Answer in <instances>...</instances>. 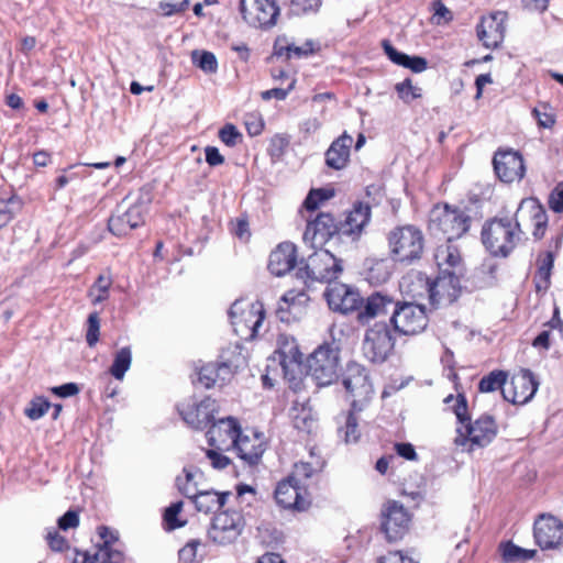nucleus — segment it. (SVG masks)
Returning a JSON list of instances; mask_svg holds the SVG:
<instances>
[{"label": "nucleus", "mask_w": 563, "mask_h": 563, "mask_svg": "<svg viewBox=\"0 0 563 563\" xmlns=\"http://www.w3.org/2000/svg\"><path fill=\"white\" fill-rule=\"evenodd\" d=\"M233 449L242 461L253 466L260 462L266 445L262 433L250 431L241 432Z\"/></svg>", "instance_id": "obj_24"}, {"label": "nucleus", "mask_w": 563, "mask_h": 563, "mask_svg": "<svg viewBox=\"0 0 563 563\" xmlns=\"http://www.w3.org/2000/svg\"><path fill=\"white\" fill-rule=\"evenodd\" d=\"M427 60L423 57L420 56H409L405 55L404 63L401 64L402 67L409 68L410 70L415 73H422L427 69Z\"/></svg>", "instance_id": "obj_60"}, {"label": "nucleus", "mask_w": 563, "mask_h": 563, "mask_svg": "<svg viewBox=\"0 0 563 563\" xmlns=\"http://www.w3.org/2000/svg\"><path fill=\"white\" fill-rule=\"evenodd\" d=\"M290 144V136L287 134H275L269 142L268 153L272 158L279 159L286 153Z\"/></svg>", "instance_id": "obj_48"}, {"label": "nucleus", "mask_w": 563, "mask_h": 563, "mask_svg": "<svg viewBox=\"0 0 563 563\" xmlns=\"http://www.w3.org/2000/svg\"><path fill=\"white\" fill-rule=\"evenodd\" d=\"M395 342L385 323H375L366 331L363 342L364 356L372 363H383L394 349Z\"/></svg>", "instance_id": "obj_11"}, {"label": "nucleus", "mask_w": 563, "mask_h": 563, "mask_svg": "<svg viewBox=\"0 0 563 563\" xmlns=\"http://www.w3.org/2000/svg\"><path fill=\"white\" fill-rule=\"evenodd\" d=\"M243 526L244 521L241 512L224 510L213 518L208 536L214 543L229 544L238 539Z\"/></svg>", "instance_id": "obj_12"}, {"label": "nucleus", "mask_w": 563, "mask_h": 563, "mask_svg": "<svg viewBox=\"0 0 563 563\" xmlns=\"http://www.w3.org/2000/svg\"><path fill=\"white\" fill-rule=\"evenodd\" d=\"M309 374L319 386L335 382L339 372V350L331 344L320 345L308 358Z\"/></svg>", "instance_id": "obj_7"}, {"label": "nucleus", "mask_w": 563, "mask_h": 563, "mask_svg": "<svg viewBox=\"0 0 563 563\" xmlns=\"http://www.w3.org/2000/svg\"><path fill=\"white\" fill-rule=\"evenodd\" d=\"M445 402L454 401V413L461 423L456 429L457 437L455 443L463 446L464 450L472 452L476 448H484L488 445L497 434V426L490 416H482L474 422H471L467 417L466 400L462 395L454 398L452 395L448 396Z\"/></svg>", "instance_id": "obj_1"}, {"label": "nucleus", "mask_w": 563, "mask_h": 563, "mask_svg": "<svg viewBox=\"0 0 563 563\" xmlns=\"http://www.w3.org/2000/svg\"><path fill=\"white\" fill-rule=\"evenodd\" d=\"M538 386L539 383L533 374L529 369H521L512 376L510 383L506 382V387L503 388V397L509 402L523 405L532 399Z\"/></svg>", "instance_id": "obj_17"}, {"label": "nucleus", "mask_w": 563, "mask_h": 563, "mask_svg": "<svg viewBox=\"0 0 563 563\" xmlns=\"http://www.w3.org/2000/svg\"><path fill=\"white\" fill-rule=\"evenodd\" d=\"M493 164L495 173L501 181L512 183L520 180L525 175L522 157L511 150L497 152Z\"/></svg>", "instance_id": "obj_21"}, {"label": "nucleus", "mask_w": 563, "mask_h": 563, "mask_svg": "<svg viewBox=\"0 0 563 563\" xmlns=\"http://www.w3.org/2000/svg\"><path fill=\"white\" fill-rule=\"evenodd\" d=\"M220 140L228 146H235L242 141V134L233 124H227L219 131Z\"/></svg>", "instance_id": "obj_54"}, {"label": "nucleus", "mask_w": 563, "mask_h": 563, "mask_svg": "<svg viewBox=\"0 0 563 563\" xmlns=\"http://www.w3.org/2000/svg\"><path fill=\"white\" fill-rule=\"evenodd\" d=\"M229 317L238 334L254 339L262 327L265 312L260 302L246 305L242 300H236L229 310Z\"/></svg>", "instance_id": "obj_8"}, {"label": "nucleus", "mask_w": 563, "mask_h": 563, "mask_svg": "<svg viewBox=\"0 0 563 563\" xmlns=\"http://www.w3.org/2000/svg\"><path fill=\"white\" fill-rule=\"evenodd\" d=\"M548 205L556 213H563V181L559 183L549 195Z\"/></svg>", "instance_id": "obj_55"}, {"label": "nucleus", "mask_w": 563, "mask_h": 563, "mask_svg": "<svg viewBox=\"0 0 563 563\" xmlns=\"http://www.w3.org/2000/svg\"><path fill=\"white\" fill-rule=\"evenodd\" d=\"M183 495H185L194 503L198 511L209 514L222 508L225 505L227 499L231 496V493L203 490L194 485L184 487Z\"/></svg>", "instance_id": "obj_23"}, {"label": "nucleus", "mask_w": 563, "mask_h": 563, "mask_svg": "<svg viewBox=\"0 0 563 563\" xmlns=\"http://www.w3.org/2000/svg\"><path fill=\"white\" fill-rule=\"evenodd\" d=\"M100 542L91 550L85 552H77L73 563H106V527L98 528Z\"/></svg>", "instance_id": "obj_37"}, {"label": "nucleus", "mask_w": 563, "mask_h": 563, "mask_svg": "<svg viewBox=\"0 0 563 563\" xmlns=\"http://www.w3.org/2000/svg\"><path fill=\"white\" fill-rule=\"evenodd\" d=\"M335 236L339 239V222L330 213H320L313 221H308L303 242L311 249H317Z\"/></svg>", "instance_id": "obj_16"}, {"label": "nucleus", "mask_w": 563, "mask_h": 563, "mask_svg": "<svg viewBox=\"0 0 563 563\" xmlns=\"http://www.w3.org/2000/svg\"><path fill=\"white\" fill-rule=\"evenodd\" d=\"M312 42L307 41L303 46H296L294 44H287L285 38H277L274 49L275 55L277 56H286L289 58L291 54H294L297 57L307 56L310 53L313 52Z\"/></svg>", "instance_id": "obj_40"}, {"label": "nucleus", "mask_w": 563, "mask_h": 563, "mask_svg": "<svg viewBox=\"0 0 563 563\" xmlns=\"http://www.w3.org/2000/svg\"><path fill=\"white\" fill-rule=\"evenodd\" d=\"M393 261L411 264L419 260L424 249V236L420 229L407 224L393 229L387 236Z\"/></svg>", "instance_id": "obj_3"}, {"label": "nucleus", "mask_w": 563, "mask_h": 563, "mask_svg": "<svg viewBox=\"0 0 563 563\" xmlns=\"http://www.w3.org/2000/svg\"><path fill=\"white\" fill-rule=\"evenodd\" d=\"M463 274L439 272L438 277L429 285L430 301L434 306H446L454 302L461 294V276Z\"/></svg>", "instance_id": "obj_15"}, {"label": "nucleus", "mask_w": 563, "mask_h": 563, "mask_svg": "<svg viewBox=\"0 0 563 563\" xmlns=\"http://www.w3.org/2000/svg\"><path fill=\"white\" fill-rule=\"evenodd\" d=\"M433 10L432 20L438 25L446 23L452 19L451 11L439 0L433 3Z\"/></svg>", "instance_id": "obj_59"}, {"label": "nucleus", "mask_w": 563, "mask_h": 563, "mask_svg": "<svg viewBox=\"0 0 563 563\" xmlns=\"http://www.w3.org/2000/svg\"><path fill=\"white\" fill-rule=\"evenodd\" d=\"M51 391L58 397L67 398L77 395L79 393V387L75 383H67L60 386L52 387Z\"/></svg>", "instance_id": "obj_63"}, {"label": "nucleus", "mask_w": 563, "mask_h": 563, "mask_svg": "<svg viewBox=\"0 0 563 563\" xmlns=\"http://www.w3.org/2000/svg\"><path fill=\"white\" fill-rule=\"evenodd\" d=\"M316 468L308 462H299L294 466L292 473L288 476L299 485H303L302 481L312 476Z\"/></svg>", "instance_id": "obj_53"}, {"label": "nucleus", "mask_w": 563, "mask_h": 563, "mask_svg": "<svg viewBox=\"0 0 563 563\" xmlns=\"http://www.w3.org/2000/svg\"><path fill=\"white\" fill-rule=\"evenodd\" d=\"M396 301L387 295L375 292L369 296L364 305V308L358 311L357 320L362 323H367L369 320L387 313L389 310L395 309Z\"/></svg>", "instance_id": "obj_32"}, {"label": "nucleus", "mask_w": 563, "mask_h": 563, "mask_svg": "<svg viewBox=\"0 0 563 563\" xmlns=\"http://www.w3.org/2000/svg\"><path fill=\"white\" fill-rule=\"evenodd\" d=\"M538 271L534 275V284L538 291L547 290L550 286V278L554 265V253L547 251L541 253L537 260Z\"/></svg>", "instance_id": "obj_36"}, {"label": "nucleus", "mask_w": 563, "mask_h": 563, "mask_svg": "<svg viewBox=\"0 0 563 563\" xmlns=\"http://www.w3.org/2000/svg\"><path fill=\"white\" fill-rule=\"evenodd\" d=\"M183 505V501H177L175 504H172L168 508H166L164 519L170 529L184 526V522H179L177 520V515L181 511Z\"/></svg>", "instance_id": "obj_56"}, {"label": "nucleus", "mask_w": 563, "mask_h": 563, "mask_svg": "<svg viewBox=\"0 0 563 563\" xmlns=\"http://www.w3.org/2000/svg\"><path fill=\"white\" fill-rule=\"evenodd\" d=\"M439 272L463 274L464 266L459 249L451 242L439 245L434 252Z\"/></svg>", "instance_id": "obj_31"}, {"label": "nucleus", "mask_w": 563, "mask_h": 563, "mask_svg": "<svg viewBox=\"0 0 563 563\" xmlns=\"http://www.w3.org/2000/svg\"><path fill=\"white\" fill-rule=\"evenodd\" d=\"M58 529L67 531L79 526V514L76 510H68L57 520Z\"/></svg>", "instance_id": "obj_57"}, {"label": "nucleus", "mask_w": 563, "mask_h": 563, "mask_svg": "<svg viewBox=\"0 0 563 563\" xmlns=\"http://www.w3.org/2000/svg\"><path fill=\"white\" fill-rule=\"evenodd\" d=\"M322 0H291L289 11L295 15H302L317 12Z\"/></svg>", "instance_id": "obj_49"}, {"label": "nucleus", "mask_w": 563, "mask_h": 563, "mask_svg": "<svg viewBox=\"0 0 563 563\" xmlns=\"http://www.w3.org/2000/svg\"><path fill=\"white\" fill-rule=\"evenodd\" d=\"M119 540V534L117 531H111L108 528V563H121L123 560V553L121 550L113 549L111 547L112 542H117Z\"/></svg>", "instance_id": "obj_58"}, {"label": "nucleus", "mask_w": 563, "mask_h": 563, "mask_svg": "<svg viewBox=\"0 0 563 563\" xmlns=\"http://www.w3.org/2000/svg\"><path fill=\"white\" fill-rule=\"evenodd\" d=\"M383 518L382 528L389 541L401 539L409 528L410 516L397 501H388L385 505Z\"/></svg>", "instance_id": "obj_19"}, {"label": "nucleus", "mask_w": 563, "mask_h": 563, "mask_svg": "<svg viewBox=\"0 0 563 563\" xmlns=\"http://www.w3.org/2000/svg\"><path fill=\"white\" fill-rule=\"evenodd\" d=\"M191 62L207 74H214L218 70L217 57L211 52L195 49L191 52Z\"/></svg>", "instance_id": "obj_41"}, {"label": "nucleus", "mask_w": 563, "mask_h": 563, "mask_svg": "<svg viewBox=\"0 0 563 563\" xmlns=\"http://www.w3.org/2000/svg\"><path fill=\"white\" fill-rule=\"evenodd\" d=\"M506 19L505 12H495L482 19L477 26V35L487 48H495L504 41Z\"/></svg>", "instance_id": "obj_26"}, {"label": "nucleus", "mask_w": 563, "mask_h": 563, "mask_svg": "<svg viewBox=\"0 0 563 563\" xmlns=\"http://www.w3.org/2000/svg\"><path fill=\"white\" fill-rule=\"evenodd\" d=\"M353 139L346 132L332 142L325 152V163L330 168L342 169L350 158V150Z\"/></svg>", "instance_id": "obj_33"}, {"label": "nucleus", "mask_w": 563, "mask_h": 563, "mask_svg": "<svg viewBox=\"0 0 563 563\" xmlns=\"http://www.w3.org/2000/svg\"><path fill=\"white\" fill-rule=\"evenodd\" d=\"M379 563H418L412 558L405 555L400 551L390 552L386 556L380 559Z\"/></svg>", "instance_id": "obj_64"}, {"label": "nucleus", "mask_w": 563, "mask_h": 563, "mask_svg": "<svg viewBox=\"0 0 563 563\" xmlns=\"http://www.w3.org/2000/svg\"><path fill=\"white\" fill-rule=\"evenodd\" d=\"M100 334V318L98 312H92L89 314L87 320V331H86V341L89 346H93L98 340Z\"/></svg>", "instance_id": "obj_50"}, {"label": "nucleus", "mask_w": 563, "mask_h": 563, "mask_svg": "<svg viewBox=\"0 0 563 563\" xmlns=\"http://www.w3.org/2000/svg\"><path fill=\"white\" fill-rule=\"evenodd\" d=\"M184 477L178 476L176 478V484L178 487V490L183 494V488L186 486H196L199 487L198 479L201 477V472L196 468H184Z\"/></svg>", "instance_id": "obj_52"}, {"label": "nucleus", "mask_w": 563, "mask_h": 563, "mask_svg": "<svg viewBox=\"0 0 563 563\" xmlns=\"http://www.w3.org/2000/svg\"><path fill=\"white\" fill-rule=\"evenodd\" d=\"M199 544L200 543L197 540L189 541L184 548L179 550V561L183 563H192L196 558L197 547Z\"/></svg>", "instance_id": "obj_61"}, {"label": "nucleus", "mask_w": 563, "mask_h": 563, "mask_svg": "<svg viewBox=\"0 0 563 563\" xmlns=\"http://www.w3.org/2000/svg\"><path fill=\"white\" fill-rule=\"evenodd\" d=\"M305 492V485H299L287 477L278 483L275 489V499L284 508L303 510L308 505L302 495Z\"/></svg>", "instance_id": "obj_28"}, {"label": "nucleus", "mask_w": 563, "mask_h": 563, "mask_svg": "<svg viewBox=\"0 0 563 563\" xmlns=\"http://www.w3.org/2000/svg\"><path fill=\"white\" fill-rule=\"evenodd\" d=\"M482 241L495 256H507L523 242V233L512 222L511 209L504 207L496 217L484 223Z\"/></svg>", "instance_id": "obj_2"}, {"label": "nucleus", "mask_w": 563, "mask_h": 563, "mask_svg": "<svg viewBox=\"0 0 563 563\" xmlns=\"http://www.w3.org/2000/svg\"><path fill=\"white\" fill-rule=\"evenodd\" d=\"M45 538L48 547L55 552H63L69 548L68 541L54 528L47 529Z\"/></svg>", "instance_id": "obj_51"}, {"label": "nucleus", "mask_w": 563, "mask_h": 563, "mask_svg": "<svg viewBox=\"0 0 563 563\" xmlns=\"http://www.w3.org/2000/svg\"><path fill=\"white\" fill-rule=\"evenodd\" d=\"M309 300L305 291L289 290L282 297L279 305L280 310H296L297 307L303 306Z\"/></svg>", "instance_id": "obj_46"}, {"label": "nucleus", "mask_w": 563, "mask_h": 563, "mask_svg": "<svg viewBox=\"0 0 563 563\" xmlns=\"http://www.w3.org/2000/svg\"><path fill=\"white\" fill-rule=\"evenodd\" d=\"M369 218V206L363 203L355 205L353 210L345 216V219L339 222V239L346 238L352 242L358 240Z\"/></svg>", "instance_id": "obj_27"}, {"label": "nucleus", "mask_w": 563, "mask_h": 563, "mask_svg": "<svg viewBox=\"0 0 563 563\" xmlns=\"http://www.w3.org/2000/svg\"><path fill=\"white\" fill-rule=\"evenodd\" d=\"M207 457L211 465L217 470H223L230 464V459L222 453H219L217 450H208Z\"/></svg>", "instance_id": "obj_62"}, {"label": "nucleus", "mask_w": 563, "mask_h": 563, "mask_svg": "<svg viewBox=\"0 0 563 563\" xmlns=\"http://www.w3.org/2000/svg\"><path fill=\"white\" fill-rule=\"evenodd\" d=\"M152 202V194L148 189H143L140 197L133 206L121 203L115 212L108 219V230L115 235L126 234L130 230L144 223V216Z\"/></svg>", "instance_id": "obj_6"}, {"label": "nucleus", "mask_w": 563, "mask_h": 563, "mask_svg": "<svg viewBox=\"0 0 563 563\" xmlns=\"http://www.w3.org/2000/svg\"><path fill=\"white\" fill-rule=\"evenodd\" d=\"M500 552L503 561L506 563L525 562L532 559L537 553L536 550H527L512 542L500 544Z\"/></svg>", "instance_id": "obj_39"}, {"label": "nucleus", "mask_w": 563, "mask_h": 563, "mask_svg": "<svg viewBox=\"0 0 563 563\" xmlns=\"http://www.w3.org/2000/svg\"><path fill=\"white\" fill-rule=\"evenodd\" d=\"M306 269L309 277L314 280L331 283L342 272V261L328 250L314 251L307 258Z\"/></svg>", "instance_id": "obj_14"}, {"label": "nucleus", "mask_w": 563, "mask_h": 563, "mask_svg": "<svg viewBox=\"0 0 563 563\" xmlns=\"http://www.w3.org/2000/svg\"><path fill=\"white\" fill-rule=\"evenodd\" d=\"M324 296L330 309L343 314L357 310L362 303V297L358 291L341 283L330 284Z\"/></svg>", "instance_id": "obj_18"}, {"label": "nucleus", "mask_w": 563, "mask_h": 563, "mask_svg": "<svg viewBox=\"0 0 563 563\" xmlns=\"http://www.w3.org/2000/svg\"><path fill=\"white\" fill-rule=\"evenodd\" d=\"M534 538L542 549H554L563 542V523L553 516L542 515L534 522Z\"/></svg>", "instance_id": "obj_22"}, {"label": "nucleus", "mask_w": 563, "mask_h": 563, "mask_svg": "<svg viewBox=\"0 0 563 563\" xmlns=\"http://www.w3.org/2000/svg\"><path fill=\"white\" fill-rule=\"evenodd\" d=\"M343 424L339 427L338 434L346 443H356L361 437L358 422L354 416V410L342 416Z\"/></svg>", "instance_id": "obj_38"}, {"label": "nucleus", "mask_w": 563, "mask_h": 563, "mask_svg": "<svg viewBox=\"0 0 563 563\" xmlns=\"http://www.w3.org/2000/svg\"><path fill=\"white\" fill-rule=\"evenodd\" d=\"M302 354L299 351L295 338L280 334L277 339V349L274 358L279 362L285 377L292 375L300 368Z\"/></svg>", "instance_id": "obj_25"}, {"label": "nucleus", "mask_w": 563, "mask_h": 563, "mask_svg": "<svg viewBox=\"0 0 563 563\" xmlns=\"http://www.w3.org/2000/svg\"><path fill=\"white\" fill-rule=\"evenodd\" d=\"M290 418L294 427L305 433H311L317 427L316 417L309 406L295 402L290 408Z\"/></svg>", "instance_id": "obj_35"}, {"label": "nucleus", "mask_w": 563, "mask_h": 563, "mask_svg": "<svg viewBox=\"0 0 563 563\" xmlns=\"http://www.w3.org/2000/svg\"><path fill=\"white\" fill-rule=\"evenodd\" d=\"M390 322L395 331L405 335H413L426 329L428 318L424 308L420 305L396 302Z\"/></svg>", "instance_id": "obj_10"}, {"label": "nucleus", "mask_w": 563, "mask_h": 563, "mask_svg": "<svg viewBox=\"0 0 563 563\" xmlns=\"http://www.w3.org/2000/svg\"><path fill=\"white\" fill-rule=\"evenodd\" d=\"M51 402L44 397H34L24 409L25 416L31 420L42 418L49 409Z\"/></svg>", "instance_id": "obj_47"}, {"label": "nucleus", "mask_w": 563, "mask_h": 563, "mask_svg": "<svg viewBox=\"0 0 563 563\" xmlns=\"http://www.w3.org/2000/svg\"><path fill=\"white\" fill-rule=\"evenodd\" d=\"M507 374L503 371H494L489 375L484 376L478 385L482 393H490L497 389L503 391L506 387Z\"/></svg>", "instance_id": "obj_43"}, {"label": "nucleus", "mask_w": 563, "mask_h": 563, "mask_svg": "<svg viewBox=\"0 0 563 563\" xmlns=\"http://www.w3.org/2000/svg\"><path fill=\"white\" fill-rule=\"evenodd\" d=\"M395 89L398 93V97L405 102L410 103L415 99L422 97V89L418 86H415L411 79L407 78L401 82L396 84Z\"/></svg>", "instance_id": "obj_44"}, {"label": "nucleus", "mask_w": 563, "mask_h": 563, "mask_svg": "<svg viewBox=\"0 0 563 563\" xmlns=\"http://www.w3.org/2000/svg\"><path fill=\"white\" fill-rule=\"evenodd\" d=\"M232 375L231 366L225 363H209L203 365L198 373V382L206 388L218 383H224Z\"/></svg>", "instance_id": "obj_34"}, {"label": "nucleus", "mask_w": 563, "mask_h": 563, "mask_svg": "<svg viewBox=\"0 0 563 563\" xmlns=\"http://www.w3.org/2000/svg\"><path fill=\"white\" fill-rule=\"evenodd\" d=\"M343 386L352 397L351 406L354 411H361L374 393L366 369L357 363L347 364Z\"/></svg>", "instance_id": "obj_9"}, {"label": "nucleus", "mask_w": 563, "mask_h": 563, "mask_svg": "<svg viewBox=\"0 0 563 563\" xmlns=\"http://www.w3.org/2000/svg\"><path fill=\"white\" fill-rule=\"evenodd\" d=\"M334 196L333 188H319L310 190L309 195L305 199V207L307 210H316L320 203L329 200Z\"/></svg>", "instance_id": "obj_45"}, {"label": "nucleus", "mask_w": 563, "mask_h": 563, "mask_svg": "<svg viewBox=\"0 0 563 563\" xmlns=\"http://www.w3.org/2000/svg\"><path fill=\"white\" fill-rule=\"evenodd\" d=\"M241 432L238 420L228 417L213 422L207 432V437L211 446L222 451L233 448Z\"/></svg>", "instance_id": "obj_20"}, {"label": "nucleus", "mask_w": 563, "mask_h": 563, "mask_svg": "<svg viewBox=\"0 0 563 563\" xmlns=\"http://www.w3.org/2000/svg\"><path fill=\"white\" fill-rule=\"evenodd\" d=\"M179 412L187 424L195 429H202L207 427L213 418V400L205 398L199 404H183L179 407Z\"/></svg>", "instance_id": "obj_29"}, {"label": "nucleus", "mask_w": 563, "mask_h": 563, "mask_svg": "<svg viewBox=\"0 0 563 563\" xmlns=\"http://www.w3.org/2000/svg\"><path fill=\"white\" fill-rule=\"evenodd\" d=\"M296 264V246L292 243L279 244L269 255L268 269L275 276H283Z\"/></svg>", "instance_id": "obj_30"}, {"label": "nucleus", "mask_w": 563, "mask_h": 563, "mask_svg": "<svg viewBox=\"0 0 563 563\" xmlns=\"http://www.w3.org/2000/svg\"><path fill=\"white\" fill-rule=\"evenodd\" d=\"M240 10L246 23L262 29L274 26L279 15L274 0H241Z\"/></svg>", "instance_id": "obj_13"}, {"label": "nucleus", "mask_w": 563, "mask_h": 563, "mask_svg": "<svg viewBox=\"0 0 563 563\" xmlns=\"http://www.w3.org/2000/svg\"><path fill=\"white\" fill-rule=\"evenodd\" d=\"M514 224L523 233V241L527 239V232H531L536 240H541L548 228V214L542 205L536 198H525L511 211Z\"/></svg>", "instance_id": "obj_5"}, {"label": "nucleus", "mask_w": 563, "mask_h": 563, "mask_svg": "<svg viewBox=\"0 0 563 563\" xmlns=\"http://www.w3.org/2000/svg\"><path fill=\"white\" fill-rule=\"evenodd\" d=\"M132 361V354L129 347H122L114 356L112 366L110 367V374L117 379H122L125 372L130 368Z\"/></svg>", "instance_id": "obj_42"}, {"label": "nucleus", "mask_w": 563, "mask_h": 563, "mask_svg": "<svg viewBox=\"0 0 563 563\" xmlns=\"http://www.w3.org/2000/svg\"><path fill=\"white\" fill-rule=\"evenodd\" d=\"M429 228L434 234H442L452 242L461 238L470 228V217L459 208L437 205L430 212Z\"/></svg>", "instance_id": "obj_4"}]
</instances>
